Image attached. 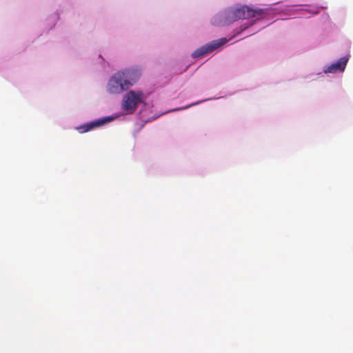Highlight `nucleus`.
<instances>
[{
  "label": "nucleus",
  "instance_id": "obj_3",
  "mask_svg": "<svg viewBox=\"0 0 353 353\" xmlns=\"http://www.w3.org/2000/svg\"><path fill=\"white\" fill-rule=\"evenodd\" d=\"M144 94L141 91H129L123 97L122 108L129 113L134 112L137 105L143 102Z\"/></svg>",
  "mask_w": 353,
  "mask_h": 353
},
{
  "label": "nucleus",
  "instance_id": "obj_1",
  "mask_svg": "<svg viewBox=\"0 0 353 353\" xmlns=\"http://www.w3.org/2000/svg\"><path fill=\"white\" fill-rule=\"evenodd\" d=\"M139 73L134 69H127L116 72L109 80L108 90L112 94H119L132 86L139 79Z\"/></svg>",
  "mask_w": 353,
  "mask_h": 353
},
{
  "label": "nucleus",
  "instance_id": "obj_6",
  "mask_svg": "<svg viewBox=\"0 0 353 353\" xmlns=\"http://www.w3.org/2000/svg\"><path fill=\"white\" fill-rule=\"evenodd\" d=\"M347 62L345 57L341 58L337 62L329 65L324 72L325 73H334L338 71H343Z\"/></svg>",
  "mask_w": 353,
  "mask_h": 353
},
{
  "label": "nucleus",
  "instance_id": "obj_4",
  "mask_svg": "<svg viewBox=\"0 0 353 353\" xmlns=\"http://www.w3.org/2000/svg\"><path fill=\"white\" fill-rule=\"evenodd\" d=\"M226 42L227 39L225 38L213 41L211 43L203 46L201 48L196 49L192 53V57L194 58L203 57L206 54L211 52L213 50H216V48H219L222 45L225 44Z\"/></svg>",
  "mask_w": 353,
  "mask_h": 353
},
{
  "label": "nucleus",
  "instance_id": "obj_5",
  "mask_svg": "<svg viewBox=\"0 0 353 353\" xmlns=\"http://www.w3.org/2000/svg\"><path fill=\"white\" fill-rule=\"evenodd\" d=\"M112 119L113 118L109 117L99 119L96 121L81 125L77 128V130H79L81 133L87 132L95 128L99 127L108 122L111 121Z\"/></svg>",
  "mask_w": 353,
  "mask_h": 353
},
{
  "label": "nucleus",
  "instance_id": "obj_2",
  "mask_svg": "<svg viewBox=\"0 0 353 353\" xmlns=\"http://www.w3.org/2000/svg\"><path fill=\"white\" fill-rule=\"evenodd\" d=\"M265 11L263 9H253L248 6H241L232 8L225 14V24H230L241 19L263 17Z\"/></svg>",
  "mask_w": 353,
  "mask_h": 353
}]
</instances>
